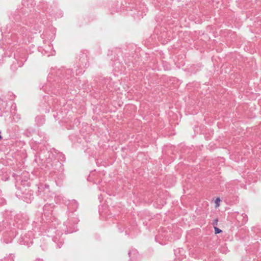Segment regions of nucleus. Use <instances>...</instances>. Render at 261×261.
Listing matches in <instances>:
<instances>
[{
	"instance_id": "nucleus-1",
	"label": "nucleus",
	"mask_w": 261,
	"mask_h": 261,
	"mask_svg": "<svg viewBox=\"0 0 261 261\" xmlns=\"http://www.w3.org/2000/svg\"><path fill=\"white\" fill-rule=\"evenodd\" d=\"M221 201V200L220 199V198H217L215 201V207H218L220 206V202Z\"/></svg>"
},
{
	"instance_id": "nucleus-2",
	"label": "nucleus",
	"mask_w": 261,
	"mask_h": 261,
	"mask_svg": "<svg viewBox=\"0 0 261 261\" xmlns=\"http://www.w3.org/2000/svg\"><path fill=\"white\" fill-rule=\"evenodd\" d=\"M215 233H216V234L219 233L221 232V230L219 229L217 227H215Z\"/></svg>"
},
{
	"instance_id": "nucleus-3",
	"label": "nucleus",
	"mask_w": 261,
	"mask_h": 261,
	"mask_svg": "<svg viewBox=\"0 0 261 261\" xmlns=\"http://www.w3.org/2000/svg\"><path fill=\"white\" fill-rule=\"evenodd\" d=\"M2 139V136L0 135V139Z\"/></svg>"
}]
</instances>
